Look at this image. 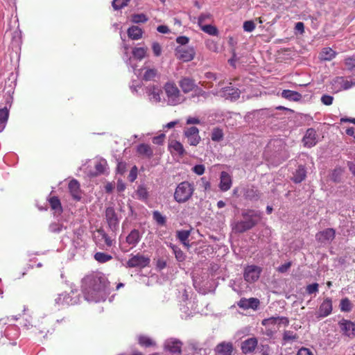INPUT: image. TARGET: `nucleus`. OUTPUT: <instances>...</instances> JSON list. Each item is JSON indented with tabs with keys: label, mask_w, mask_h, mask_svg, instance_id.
Segmentation results:
<instances>
[{
	"label": "nucleus",
	"mask_w": 355,
	"mask_h": 355,
	"mask_svg": "<svg viewBox=\"0 0 355 355\" xmlns=\"http://www.w3.org/2000/svg\"><path fill=\"white\" fill-rule=\"evenodd\" d=\"M107 168V162L105 159L99 160L95 165L96 172L95 175L103 174Z\"/></svg>",
	"instance_id": "46"
},
{
	"label": "nucleus",
	"mask_w": 355,
	"mask_h": 355,
	"mask_svg": "<svg viewBox=\"0 0 355 355\" xmlns=\"http://www.w3.org/2000/svg\"><path fill=\"white\" fill-rule=\"evenodd\" d=\"M82 292L88 302L105 301L110 294V285L107 277L100 272H92L82 279Z\"/></svg>",
	"instance_id": "1"
},
{
	"label": "nucleus",
	"mask_w": 355,
	"mask_h": 355,
	"mask_svg": "<svg viewBox=\"0 0 355 355\" xmlns=\"http://www.w3.org/2000/svg\"><path fill=\"white\" fill-rule=\"evenodd\" d=\"M281 96L293 102L300 101L302 98V95L300 93L290 89H284L281 93Z\"/></svg>",
	"instance_id": "21"
},
{
	"label": "nucleus",
	"mask_w": 355,
	"mask_h": 355,
	"mask_svg": "<svg viewBox=\"0 0 355 355\" xmlns=\"http://www.w3.org/2000/svg\"><path fill=\"white\" fill-rule=\"evenodd\" d=\"M213 21V15L209 12L201 13L198 17V25L199 26L207 24V22Z\"/></svg>",
	"instance_id": "40"
},
{
	"label": "nucleus",
	"mask_w": 355,
	"mask_h": 355,
	"mask_svg": "<svg viewBox=\"0 0 355 355\" xmlns=\"http://www.w3.org/2000/svg\"><path fill=\"white\" fill-rule=\"evenodd\" d=\"M130 256L131 257L126 263L128 268H145L150 263V258L139 253Z\"/></svg>",
	"instance_id": "8"
},
{
	"label": "nucleus",
	"mask_w": 355,
	"mask_h": 355,
	"mask_svg": "<svg viewBox=\"0 0 355 355\" xmlns=\"http://www.w3.org/2000/svg\"><path fill=\"white\" fill-rule=\"evenodd\" d=\"M153 218L158 225H164L166 223V217L159 211H154L153 212Z\"/></svg>",
	"instance_id": "51"
},
{
	"label": "nucleus",
	"mask_w": 355,
	"mask_h": 355,
	"mask_svg": "<svg viewBox=\"0 0 355 355\" xmlns=\"http://www.w3.org/2000/svg\"><path fill=\"white\" fill-rule=\"evenodd\" d=\"M184 135L187 139L188 143L191 146H197L200 141L199 130L196 127H190L184 130Z\"/></svg>",
	"instance_id": "13"
},
{
	"label": "nucleus",
	"mask_w": 355,
	"mask_h": 355,
	"mask_svg": "<svg viewBox=\"0 0 355 355\" xmlns=\"http://www.w3.org/2000/svg\"><path fill=\"white\" fill-rule=\"evenodd\" d=\"M230 286L232 290L241 295L243 293V281L242 277H236L235 279L230 282Z\"/></svg>",
	"instance_id": "30"
},
{
	"label": "nucleus",
	"mask_w": 355,
	"mask_h": 355,
	"mask_svg": "<svg viewBox=\"0 0 355 355\" xmlns=\"http://www.w3.org/2000/svg\"><path fill=\"white\" fill-rule=\"evenodd\" d=\"M69 190L71 195L75 200H79L81 198L80 184L76 180H72L69 182Z\"/></svg>",
	"instance_id": "23"
},
{
	"label": "nucleus",
	"mask_w": 355,
	"mask_h": 355,
	"mask_svg": "<svg viewBox=\"0 0 355 355\" xmlns=\"http://www.w3.org/2000/svg\"><path fill=\"white\" fill-rule=\"evenodd\" d=\"M261 268L257 266H248L245 267V282H254L260 277Z\"/></svg>",
	"instance_id": "15"
},
{
	"label": "nucleus",
	"mask_w": 355,
	"mask_h": 355,
	"mask_svg": "<svg viewBox=\"0 0 355 355\" xmlns=\"http://www.w3.org/2000/svg\"><path fill=\"white\" fill-rule=\"evenodd\" d=\"M63 229V225L60 223H51L49 226V230L51 232L59 233Z\"/></svg>",
	"instance_id": "60"
},
{
	"label": "nucleus",
	"mask_w": 355,
	"mask_h": 355,
	"mask_svg": "<svg viewBox=\"0 0 355 355\" xmlns=\"http://www.w3.org/2000/svg\"><path fill=\"white\" fill-rule=\"evenodd\" d=\"M333 101L334 97L330 95L324 94L321 97V102L325 105H331L333 103Z\"/></svg>",
	"instance_id": "61"
},
{
	"label": "nucleus",
	"mask_w": 355,
	"mask_h": 355,
	"mask_svg": "<svg viewBox=\"0 0 355 355\" xmlns=\"http://www.w3.org/2000/svg\"><path fill=\"white\" fill-rule=\"evenodd\" d=\"M137 196L139 199L145 200L148 196V193L146 187L143 185H139L137 190Z\"/></svg>",
	"instance_id": "53"
},
{
	"label": "nucleus",
	"mask_w": 355,
	"mask_h": 355,
	"mask_svg": "<svg viewBox=\"0 0 355 355\" xmlns=\"http://www.w3.org/2000/svg\"><path fill=\"white\" fill-rule=\"evenodd\" d=\"M137 153L145 157L150 158L153 155V151L151 147L146 144H141L137 146Z\"/></svg>",
	"instance_id": "26"
},
{
	"label": "nucleus",
	"mask_w": 355,
	"mask_h": 355,
	"mask_svg": "<svg viewBox=\"0 0 355 355\" xmlns=\"http://www.w3.org/2000/svg\"><path fill=\"white\" fill-rule=\"evenodd\" d=\"M182 343L176 338L167 339L164 343V348L173 354H180Z\"/></svg>",
	"instance_id": "18"
},
{
	"label": "nucleus",
	"mask_w": 355,
	"mask_h": 355,
	"mask_svg": "<svg viewBox=\"0 0 355 355\" xmlns=\"http://www.w3.org/2000/svg\"><path fill=\"white\" fill-rule=\"evenodd\" d=\"M258 340L256 338L245 340V354L252 352L257 346Z\"/></svg>",
	"instance_id": "43"
},
{
	"label": "nucleus",
	"mask_w": 355,
	"mask_h": 355,
	"mask_svg": "<svg viewBox=\"0 0 355 355\" xmlns=\"http://www.w3.org/2000/svg\"><path fill=\"white\" fill-rule=\"evenodd\" d=\"M260 307V300L256 297H250L245 299V310L252 309L253 311H257Z\"/></svg>",
	"instance_id": "33"
},
{
	"label": "nucleus",
	"mask_w": 355,
	"mask_h": 355,
	"mask_svg": "<svg viewBox=\"0 0 355 355\" xmlns=\"http://www.w3.org/2000/svg\"><path fill=\"white\" fill-rule=\"evenodd\" d=\"M319 288V284L318 283H313L311 284H309L306 287V291L308 294H315L318 292Z\"/></svg>",
	"instance_id": "58"
},
{
	"label": "nucleus",
	"mask_w": 355,
	"mask_h": 355,
	"mask_svg": "<svg viewBox=\"0 0 355 355\" xmlns=\"http://www.w3.org/2000/svg\"><path fill=\"white\" fill-rule=\"evenodd\" d=\"M138 340L139 345L146 347L154 346L155 345V343L150 338L146 336H139Z\"/></svg>",
	"instance_id": "48"
},
{
	"label": "nucleus",
	"mask_w": 355,
	"mask_h": 355,
	"mask_svg": "<svg viewBox=\"0 0 355 355\" xmlns=\"http://www.w3.org/2000/svg\"><path fill=\"white\" fill-rule=\"evenodd\" d=\"M345 69L349 71L355 70V58H347L345 60Z\"/></svg>",
	"instance_id": "57"
},
{
	"label": "nucleus",
	"mask_w": 355,
	"mask_h": 355,
	"mask_svg": "<svg viewBox=\"0 0 355 355\" xmlns=\"http://www.w3.org/2000/svg\"><path fill=\"white\" fill-rule=\"evenodd\" d=\"M129 1L130 0H113L112 5L114 10H119L126 6Z\"/></svg>",
	"instance_id": "55"
},
{
	"label": "nucleus",
	"mask_w": 355,
	"mask_h": 355,
	"mask_svg": "<svg viewBox=\"0 0 355 355\" xmlns=\"http://www.w3.org/2000/svg\"><path fill=\"white\" fill-rule=\"evenodd\" d=\"M216 94L225 99L235 101L239 98L241 92L237 88L230 86L220 89Z\"/></svg>",
	"instance_id": "12"
},
{
	"label": "nucleus",
	"mask_w": 355,
	"mask_h": 355,
	"mask_svg": "<svg viewBox=\"0 0 355 355\" xmlns=\"http://www.w3.org/2000/svg\"><path fill=\"white\" fill-rule=\"evenodd\" d=\"M179 85L184 94H187L195 90L196 92V95L198 96L205 94V92L201 89L198 88V87L196 85L194 80L190 78H182L179 81Z\"/></svg>",
	"instance_id": "6"
},
{
	"label": "nucleus",
	"mask_w": 355,
	"mask_h": 355,
	"mask_svg": "<svg viewBox=\"0 0 355 355\" xmlns=\"http://www.w3.org/2000/svg\"><path fill=\"white\" fill-rule=\"evenodd\" d=\"M146 94L148 99L152 103H159L162 101V91L155 85H150L146 87Z\"/></svg>",
	"instance_id": "16"
},
{
	"label": "nucleus",
	"mask_w": 355,
	"mask_h": 355,
	"mask_svg": "<svg viewBox=\"0 0 355 355\" xmlns=\"http://www.w3.org/2000/svg\"><path fill=\"white\" fill-rule=\"evenodd\" d=\"M9 116V111L6 107L0 109V132L6 127Z\"/></svg>",
	"instance_id": "38"
},
{
	"label": "nucleus",
	"mask_w": 355,
	"mask_h": 355,
	"mask_svg": "<svg viewBox=\"0 0 355 355\" xmlns=\"http://www.w3.org/2000/svg\"><path fill=\"white\" fill-rule=\"evenodd\" d=\"M105 216L110 226H114L117 223V218L112 208L109 207L106 209Z\"/></svg>",
	"instance_id": "36"
},
{
	"label": "nucleus",
	"mask_w": 355,
	"mask_h": 355,
	"mask_svg": "<svg viewBox=\"0 0 355 355\" xmlns=\"http://www.w3.org/2000/svg\"><path fill=\"white\" fill-rule=\"evenodd\" d=\"M49 204L52 210L54 211V214H60L62 211V208L60 201L57 197L51 198L49 199Z\"/></svg>",
	"instance_id": "34"
},
{
	"label": "nucleus",
	"mask_w": 355,
	"mask_h": 355,
	"mask_svg": "<svg viewBox=\"0 0 355 355\" xmlns=\"http://www.w3.org/2000/svg\"><path fill=\"white\" fill-rule=\"evenodd\" d=\"M152 49L155 56H159L162 53V47L158 42H153Z\"/></svg>",
	"instance_id": "63"
},
{
	"label": "nucleus",
	"mask_w": 355,
	"mask_h": 355,
	"mask_svg": "<svg viewBox=\"0 0 355 355\" xmlns=\"http://www.w3.org/2000/svg\"><path fill=\"white\" fill-rule=\"evenodd\" d=\"M128 37L134 40H137L142 37L143 31L139 26H132L128 29Z\"/></svg>",
	"instance_id": "29"
},
{
	"label": "nucleus",
	"mask_w": 355,
	"mask_h": 355,
	"mask_svg": "<svg viewBox=\"0 0 355 355\" xmlns=\"http://www.w3.org/2000/svg\"><path fill=\"white\" fill-rule=\"evenodd\" d=\"M298 336L296 334L291 331H284L283 334V340L285 342H288L290 340H297Z\"/></svg>",
	"instance_id": "54"
},
{
	"label": "nucleus",
	"mask_w": 355,
	"mask_h": 355,
	"mask_svg": "<svg viewBox=\"0 0 355 355\" xmlns=\"http://www.w3.org/2000/svg\"><path fill=\"white\" fill-rule=\"evenodd\" d=\"M147 49L144 47H136L132 50V55L135 58L141 60L146 57Z\"/></svg>",
	"instance_id": "45"
},
{
	"label": "nucleus",
	"mask_w": 355,
	"mask_h": 355,
	"mask_svg": "<svg viewBox=\"0 0 355 355\" xmlns=\"http://www.w3.org/2000/svg\"><path fill=\"white\" fill-rule=\"evenodd\" d=\"M206 48L214 53H218L220 51V46L217 41L213 39H207L205 42Z\"/></svg>",
	"instance_id": "39"
},
{
	"label": "nucleus",
	"mask_w": 355,
	"mask_h": 355,
	"mask_svg": "<svg viewBox=\"0 0 355 355\" xmlns=\"http://www.w3.org/2000/svg\"><path fill=\"white\" fill-rule=\"evenodd\" d=\"M339 308L342 312L349 313L353 309V304L347 297L343 298L339 304Z\"/></svg>",
	"instance_id": "37"
},
{
	"label": "nucleus",
	"mask_w": 355,
	"mask_h": 355,
	"mask_svg": "<svg viewBox=\"0 0 355 355\" xmlns=\"http://www.w3.org/2000/svg\"><path fill=\"white\" fill-rule=\"evenodd\" d=\"M338 326L343 335L349 337H355V323L351 320L342 319L338 322Z\"/></svg>",
	"instance_id": "11"
},
{
	"label": "nucleus",
	"mask_w": 355,
	"mask_h": 355,
	"mask_svg": "<svg viewBox=\"0 0 355 355\" xmlns=\"http://www.w3.org/2000/svg\"><path fill=\"white\" fill-rule=\"evenodd\" d=\"M336 237V230L334 228H327L315 234L316 241L321 245L330 244Z\"/></svg>",
	"instance_id": "7"
},
{
	"label": "nucleus",
	"mask_w": 355,
	"mask_h": 355,
	"mask_svg": "<svg viewBox=\"0 0 355 355\" xmlns=\"http://www.w3.org/2000/svg\"><path fill=\"white\" fill-rule=\"evenodd\" d=\"M168 148L171 153H175L180 156H182L184 154L183 145L178 141H171L169 144Z\"/></svg>",
	"instance_id": "27"
},
{
	"label": "nucleus",
	"mask_w": 355,
	"mask_h": 355,
	"mask_svg": "<svg viewBox=\"0 0 355 355\" xmlns=\"http://www.w3.org/2000/svg\"><path fill=\"white\" fill-rule=\"evenodd\" d=\"M4 335L9 340H15L19 336V328L12 323H10L5 329Z\"/></svg>",
	"instance_id": "25"
},
{
	"label": "nucleus",
	"mask_w": 355,
	"mask_h": 355,
	"mask_svg": "<svg viewBox=\"0 0 355 355\" xmlns=\"http://www.w3.org/2000/svg\"><path fill=\"white\" fill-rule=\"evenodd\" d=\"M224 133L222 129L219 128H214L211 130V139L213 141L219 142L223 140Z\"/></svg>",
	"instance_id": "42"
},
{
	"label": "nucleus",
	"mask_w": 355,
	"mask_h": 355,
	"mask_svg": "<svg viewBox=\"0 0 355 355\" xmlns=\"http://www.w3.org/2000/svg\"><path fill=\"white\" fill-rule=\"evenodd\" d=\"M334 83L338 84L344 90L350 89L352 87L355 86V81H349L344 79L343 77H336L334 80Z\"/></svg>",
	"instance_id": "32"
},
{
	"label": "nucleus",
	"mask_w": 355,
	"mask_h": 355,
	"mask_svg": "<svg viewBox=\"0 0 355 355\" xmlns=\"http://www.w3.org/2000/svg\"><path fill=\"white\" fill-rule=\"evenodd\" d=\"M94 259L98 263H104L110 261L112 259V257L107 253L98 252L95 253Z\"/></svg>",
	"instance_id": "44"
},
{
	"label": "nucleus",
	"mask_w": 355,
	"mask_h": 355,
	"mask_svg": "<svg viewBox=\"0 0 355 355\" xmlns=\"http://www.w3.org/2000/svg\"><path fill=\"white\" fill-rule=\"evenodd\" d=\"M148 20V17L143 13L134 14L131 16V21L135 24L145 23Z\"/></svg>",
	"instance_id": "50"
},
{
	"label": "nucleus",
	"mask_w": 355,
	"mask_h": 355,
	"mask_svg": "<svg viewBox=\"0 0 355 355\" xmlns=\"http://www.w3.org/2000/svg\"><path fill=\"white\" fill-rule=\"evenodd\" d=\"M98 232L99 236L101 237V239L104 241L105 245L107 247L112 245V240L107 234H105L103 231H98Z\"/></svg>",
	"instance_id": "59"
},
{
	"label": "nucleus",
	"mask_w": 355,
	"mask_h": 355,
	"mask_svg": "<svg viewBox=\"0 0 355 355\" xmlns=\"http://www.w3.org/2000/svg\"><path fill=\"white\" fill-rule=\"evenodd\" d=\"M259 198V192L254 187L245 189V198L257 200Z\"/></svg>",
	"instance_id": "47"
},
{
	"label": "nucleus",
	"mask_w": 355,
	"mask_h": 355,
	"mask_svg": "<svg viewBox=\"0 0 355 355\" xmlns=\"http://www.w3.org/2000/svg\"><path fill=\"white\" fill-rule=\"evenodd\" d=\"M123 59L128 65H130L135 75L139 76H142L144 80L149 81L153 80L157 75V70L155 68L144 67L141 69L137 70L135 66L132 64V59L128 55V46L123 43Z\"/></svg>",
	"instance_id": "4"
},
{
	"label": "nucleus",
	"mask_w": 355,
	"mask_h": 355,
	"mask_svg": "<svg viewBox=\"0 0 355 355\" xmlns=\"http://www.w3.org/2000/svg\"><path fill=\"white\" fill-rule=\"evenodd\" d=\"M220 184L219 187L222 191H228L232 186V178L231 176L228 174V173L225 171H223L220 173Z\"/></svg>",
	"instance_id": "20"
},
{
	"label": "nucleus",
	"mask_w": 355,
	"mask_h": 355,
	"mask_svg": "<svg viewBox=\"0 0 355 355\" xmlns=\"http://www.w3.org/2000/svg\"><path fill=\"white\" fill-rule=\"evenodd\" d=\"M261 219V213L257 210L245 211V230L254 227Z\"/></svg>",
	"instance_id": "10"
},
{
	"label": "nucleus",
	"mask_w": 355,
	"mask_h": 355,
	"mask_svg": "<svg viewBox=\"0 0 355 355\" xmlns=\"http://www.w3.org/2000/svg\"><path fill=\"white\" fill-rule=\"evenodd\" d=\"M200 29L205 33L211 36H218L219 31L218 28L211 24H205L200 26Z\"/></svg>",
	"instance_id": "41"
},
{
	"label": "nucleus",
	"mask_w": 355,
	"mask_h": 355,
	"mask_svg": "<svg viewBox=\"0 0 355 355\" xmlns=\"http://www.w3.org/2000/svg\"><path fill=\"white\" fill-rule=\"evenodd\" d=\"M172 249L176 259L178 261H183L185 259V255L184 252L178 247L172 246Z\"/></svg>",
	"instance_id": "56"
},
{
	"label": "nucleus",
	"mask_w": 355,
	"mask_h": 355,
	"mask_svg": "<svg viewBox=\"0 0 355 355\" xmlns=\"http://www.w3.org/2000/svg\"><path fill=\"white\" fill-rule=\"evenodd\" d=\"M164 90L166 94V98H164V100L169 105H179L185 100L184 96L181 94L180 91L173 83H166L164 86Z\"/></svg>",
	"instance_id": "5"
},
{
	"label": "nucleus",
	"mask_w": 355,
	"mask_h": 355,
	"mask_svg": "<svg viewBox=\"0 0 355 355\" xmlns=\"http://www.w3.org/2000/svg\"><path fill=\"white\" fill-rule=\"evenodd\" d=\"M293 174V175L291 178V180L295 184L301 183L306 177V169L305 166L302 164L299 165Z\"/></svg>",
	"instance_id": "19"
},
{
	"label": "nucleus",
	"mask_w": 355,
	"mask_h": 355,
	"mask_svg": "<svg viewBox=\"0 0 355 355\" xmlns=\"http://www.w3.org/2000/svg\"><path fill=\"white\" fill-rule=\"evenodd\" d=\"M216 352L218 355H231L232 346L230 343H222L217 345Z\"/></svg>",
	"instance_id": "28"
},
{
	"label": "nucleus",
	"mask_w": 355,
	"mask_h": 355,
	"mask_svg": "<svg viewBox=\"0 0 355 355\" xmlns=\"http://www.w3.org/2000/svg\"><path fill=\"white\" fill-rule=\"evenodd\" d=\"M205 78L207 81H204L202 85L206 88H211L213 86L211 80H216L219 78V76L213 72H206L205 73Z\"/></svg>",
	"instance_id": "35"
},
{
	"label": "nucleus",
	"mask_w": 355,
	"mask_h": 355,
	"mask_svg": "<svg viewBox=\"0 0 355 355\" xmlns=\"http://www.w3.org/2000/svg\"><path fill=\"white\" fill-rule=\"evenodd\" d=\"M336 55V51L329 47L323 48L320 53V58L322 60H331Z\"/></svg>",
	"instance_id": "31"
},
{
	"label": "nucleus",
	"mask_w": 355,
	"mask_h": 355,
	"mask_svg": "<svg viewBox=\"0 0 355 355\" xmlns=\"http://www.w3.org/2000/svg\"><path fill=\"white\" fill-rule=\"evenodd\" d=\"M192 170L196 174L201 175L205 173V167L202 164H198L194 166Z\"/></svg>",
	"instance_id": "64"
},
{
	"label": "nucleus",
	"mask_w": 355,
	"mask_h": 355,
	"mask_svg": "<svg viewBox=\"0 0 355 355\" xmlns=\"http://www.w3.org/2000/svg\"><path fill=\"white\" fill-rule=\"evenodd\" d=\"M284 146L281 140L275 139L270 141L266 146L263 155L268 160L280 162L284 160L282 155Z\"/></svg>",
	"instance_id": "3"
},
{
	"label": "nucleus",
	"mask_w": 355,
	"mask_h": 355,
	"mask_svg": "<svg viewBox=\"0 0 355 355\" xmlns=\"http://www.w3.org/2000/svg\"><path fill=\"white\" fill-rule=\"evenodd\" d=\"M195 191V186L193 182L189 181H183L179 183L174 191V200L179 203L183 204L189 201Z\"/></svg>",
	"instance_id": "2"
},
{
	"label": "nucleus",
	"mask_w": 355,
	"mask_h": 355,
	"mask_svg": "<svg viewBox=\"0 0 355 355\" xmlns=\"http://www.w3.org/2000/svg\"><path fill=\"white\" fill-rule=\"evenodd\" d=\"M304 146L311 148L314 146L317 142V134L314 128H308L302 139Z\"/></svg>",
	"instance_id": "17"
},
{
	"label": "nucleus",
	"mask_w": 355,
	"mask_h": 355,
	"mask_svg": "<svg viewBox=\"0 0 355 355\" xmlns=\"http://www.w3.org/2000/svg\"><path fill=\"white\" fill-rule=\"evenodd\" d=\"M63 300L64 305H74L79 302L80 297L77 291H71L69 293H64Z\"/></svg>",
	"instance_id": "22"
},
{
	"label": "nucleus",
	"mask_w": 355,
	"mask_h": 355,
	"mask_svg": "<svg viewBox=\"0 0 355 355\" xmlns=\"http://www.w3.org/2000/svg\"><path fill=\"white\" fill-rule=\"evenodd\" d=\"M190 236V231L180 230L177 232L178 239L184 245Z\"/></svg>",
	"instance_id": "52"
},
{
	"label": "nucleus",
	"mask_w": 355,
	"mask_h": 355,
	"mask_svg": "<svg viewBox=\"0 0 355 355\" xmlns=\"http://www.w3.org/2000/svg\"><path fill=\"white\" fill-rule=\"evenodd\" d=\"M244 337V332L242 331H239L235 336V344L237 347H240L243 352H244V341L242 340V338Z\"/></svg>",
	"instance_id": "49"
},
{
	"label": "nucleus",
	"mask_w": 355,
	"mask_h": 355,
	"mask_svg": "<svg viewBox=\"0 0 355 355\" xmlns=\"http://www.w3.org/2000/svg\"><path fill=\"white\" fill-rule=\"evenodd\" d=\"M175 55L177 58L183 62H189L194 58L196 51L191 46H178L175 49Z\"/></svg>",
	"instance_id": "9"
},
{
	"label": "nucleus",
	"mask_w": 355,
	"mask_h": 355,
	"mask_svg": "<svg viewBox=\"0 0 355 355\" xmlns=\"http://www.w3.org/2000/svg\"><path fill=\"white\" fill-rule=\"evenodd\" d=\"M141 239V234H140L138 230L134 229L132 230L128 235L126 236V242L132 245V247H135Z\"/></svg>",
	"instance_id": "24"
},
{
	"label": "nucleus",
	"mask_w": 355,
	"mask_h": 355,
	"mask_svg": "<svg viewBox=\"0 0 355 355\" xmlns=\"http://www.w3.org/2000/svg\"><path fill=\"white\" fill-rule=\"evenodd\" d=\"M332 310V300L330 297H326L319 306L317 317L318 318L327 317L331 313Z\"/></svg>",
	"instance_id": "14"
},
{
	"label": "nucleus",
	"mask_w": 355,
	"mask_h": 355,
	"mask_svg": "<svg viewBox=\"0 0 355 355\" xmlns=\"http://www.w3.org/2000/svg\"><path fill=\"white\" fill-rule=\"evenodd\" d=\"M137 168L136 166H134L131 168L128 178L130 182H132L137 179Z\"/></svg>",
	"instance_id": "62"
}]
</instances>
